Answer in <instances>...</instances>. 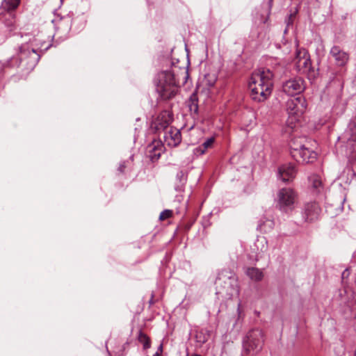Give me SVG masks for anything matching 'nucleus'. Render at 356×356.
<instances>
[{"mask_svg": "<svg viewBox=\"0 0 356 356\" xmlns=\"http://www.w3.org/2000/svg\"><path fill=\"white\" fill-rule=\"evenodd\" d=\"M189 77L188 69L172 63L169 69L161 70L154 78L156 91L163 100L176 96L181 85H185Z\"/></svg>", "mask_w": 356, "mask_h": 356, "instance_id": "1", "label": "nucleus"}, {"mask_svg": "<svg viewBox=\"0 0 356 356\" xmlns=\"http://www.w3.org/2000/svg\"><path fill=\"white\" fill-rule=\"evenodd\" d=\"M284 73L285 67L280 63H276L273 67V70L268 69L254 71L252 74L248 85L252 99L258 102L265 101L272 92V78L281 76Z\"/></svg>", "mask_w": 356, "mask_h": 356, "instance_id": "2", "label": "nucleus"}, {"mask_svg": "<svg viewBox=\"0 0 356 356\" xmlns=\"http://www.w3.org/2000/svg\"><path fill=\"white\" fill-rule=\"evenodd\" d=\"M216 294L230 298L234 293L238 292L237 280L235 275L227 269L218 273L215 281Z\"/></svg>", "mask_w": 356, "mask_h": 356, "instance_id": "3", "label": "nucleus"}, {"mask_svg": "<svg viewBox=\"0 0 356 356\" xmlns=\"http://www.w3.org/2000/svg\"><path fill=\"white\" fill-rule=\"evenodd\" d=\"M264 341V334L261 330L257 328L249 330L243 339V354H258L262 350Z\"/></svg>", "mask_w": 356, "mask_h": 356, "instance_id": "4", "label": "nucleus"}, {"mask_svg": "<svg viewBox=\"0 0 356 356\" xmlns=\"http://www.w3.org/2000/svg\"><path fill=\"white\" fill-rule=\"evenodd\" d=\"M289 145L290 154L298 163L302 164L312 163L316 160V152L306 147L305 145L298 143V139L291 140Z\"/></svg>", "mask_w": 356, "mask_h": 356, "instance_id": "5", "label": "nucleus"}, {"mask_svg": "<svg viewBox=\"0 0 356 356\" xmlns=\"http://www.w3.org/2000/svg\"><path fill=\"white\" fill-rule=\"evenodd\" d=\"M40 56V51L31 47L29 44H23L19 48V64L27 70H32L36 66Z\"/></svg>", "mask_w": 356, "mask_h": 356, "instance_id": "6", "label": "nucleus"}, {"mask_svg": "<svg viewBox=\"0 0 356 356\" xmlns=\"http://www.w3.org/2000/svg\"><path fill=\"white\" fill-rule=\"evenodd\" d=\"M307 101L302 96L289 99L286 104V109L290 118H293L295 120L305 112L307 108Z\"/></svg>", "mask_w": 356, "mask_h": 356, "instance_id": "7", "label": "nucleus"}, {"mask_svg": "<svg viewBox=\"0 0 356 356\" xmlns=\"http://www.w3.org/2000/svg\"><path fill=\"white\" fill-rule=\"evenodd\" d=\"M296 198V194L294 191L289 188H283L277 193L279 209L284 212H289L293 208V204Z\"/></svg>", "mask_w": 356, "mask_h": 356, "instance_id": "8", "label": "nucleus"}, {"mask_svg": "<svg viewBox=\"0 0 356 356\" xmlns=\"http://www.w3.org/2000/svg\"><path fill=\"white\" fill-rule=\"evenodd\" d=\"M296 67L300 74H308L312 70V62L307 51L304 49H297L295 58Z\"/></svg>", "mask_w": 356, "mask_h": 356, "instance_id": "9", "label": "nucleus"}, {"mask_svg": "<svg viewBox=\"0 0 356 356\" xmlns=\"http://www.w3.org/2000/svg\"><path fill=\"white\" fill-rule=\"evenodd\" d=\"M172 120V113L168 111H163L152 123V127L155 129L156 133L160 134L161 132L164 133L165 131L170 129V124Z\"/></svg>", "mask_w": 356, "mask_h": 356, "instance_id": "10", "label": "nucleus"}, {"mask_svg": "<svg viewBox=\"0 0 356 356\" xmlns=\"http://www.w3.org/2000/svg\"><path fill=\"white\" fill-rule=\"evenodd\" d=\"M321 207L316 202L306 203L302 210V217L305 222L312 223L318 220Z\"/></svg>", "mask_w": 356, "mask_h": 356, "instance_id": "11", "label": "nucleus"}, {"mask_svg": "<svg viewBox=\"0 0 356 356\" xmlns=\"http://www.w3.org/2000/svg\"><path fill=\"white\" fill-rule=\"evenodd\" d=\"M305 88V81L300 77L291 79L282 85L283 91L289 95L300 94Z\"/></svg>", "mask_w": 356, "mask_h": 356, "instance_id": "12", "label": "nucleus"}, {"mask_svg": "<svg viewBox=\"0 0 356 356\" xmlns=\"http://www.w3.org/2000/svg\"><path fill=\"white\" fill-rule=\"evenodd\" d=\"M296 166L291 163L282 164L277 170V177L283 182L291 181L296 177Z\"/></svg>", "mask_w": 356, "mask_h": 356, "instance_id": "13", "label": "nucleus"}, {"mask_svg": "<svg viewBox=\"0 0 356 356\" xmlns=\"http://www.w3.org/2000/svg\"><path fill=\"white\" fill-rule=\"evenodd\" d=\"M330 55L334 58L335 65L338 67H344L349 60V54L337 45L331 48Z\"/></svg>", "mask_w": 356, "mask_h": 356, "instance_id": "14", "label": "nucleus"}, {"mask_svg": "<svg viewBox=\"0 0 356 356\" xmlns=\"http://www.w3.org/2000/svg\"><path fill=\"white\" fill-rule=\"evenodd\" d=\"M163 139L168 146L175 147L181 143V134L178 129L170 127L163 133Z\"/></svg>", "mask_w": 356, "mask_h": 356, "instance_id": "15", "label": "nucleus"}, {"mask_svg": "<svg viewBox=\"0 0 356 356\" xmlns=\"http://www.w3.org/2000/svg\"><path fill=\"white\" fill-rule=\"evenodd\" d=\"M0 21L4 24L7 31L13 32L17 29V20L14 10H8L0 15Z\"/></svg>", "mask_w": 356, "mask_h": 356, "instance_id": "16", "label": "nucleus"}, {"mask_svg": "<svg viewBox=\"0 0 356 356\" xmlns=\"http://www.w3.org/2000/svg\"><path fill=\"white\" fill-rule=\"evenodd\" d=\"M275 226V222L273 220L263 216L260 218L257 229L264 233H268L272 231Z\"/></svg>", "mask_w": 356, "mask_h": 356, "instance_id": "17", "label": "nucleus"}, {"mask_svg": "<svg viewBox=\"0 0 356 356\" xmlns=\"http://www.w3.org/2000/svg\"><path fill=\"white\" fill-rule=\"evenodd\" d=\"M149 157L151 161H154L158 160L162 152V146L159 142L155 144L154 143L148 145Z\"/></svg>", "mask_w": 356, "mask_h": 356, "instance_id": "18", "label": "nucleus"}, {"mask_svg": "<svg viewBox=\"0 0 356 356\" xmlns=\"http://www.w3.org/2000/svg\"><path fill=\"white\" fill-rule=\"evenodd\" d=\"M20 0H0V15L8 10H15Z\"/></svg>", "mask_w": 356, "mask_h": 356, "instance_id": "19", "label": "nucleus"}, {"mask_svg": "<svg viewBox=\"0 0 356 356\" xmlns=\"http://www.w3.org/2000/svg\"><path fill=\"white\" fill-rule=\"evenodd\" d=\"M245 274L250 277V280L254 282L261 281L264 278L263 272L260 269L254 267L247 268Z\"/></svg>", "mask_w": 356, "mask_h": 356, "instance_id": "20", "label": "nucleus"}, {"mask_svg": "<svg viewBox=\"0 0 356 356\" xmlns=\"http://www.w3.org/2000/svg\"><path fill=\"white\" fill-rule=\"evenodd\" d=\"M308 181L312 188L316 191V193H320L323 188V182L320 175L312 174L308 177Z\"/></svg>", "mask_w": 356, "mask_h": 356, "instance_id": "21", "label": "nucleus"}, {"mask_svg": "<svg viewBox=\"0 0 356 356\" xmlns=\"http://www.w3.org/2000/svg\"><path fill=\"white\" fill-rule=\"evenodd\" d=\"M188 107L189 108V111L193 115H197L198 114V97L197 92H193L188 102H187Z\"/></svg>", "mask_w": 356, "mask_h": 356, "instance_id": "22", "label": "nucleus"}, {"mask_svg": "<svg viewBox=\"0 0 356 356\" xmlns=\"http://www.w3.org/2000/svg\"><path fill=\"white\" fill-rule=\"evenodd\" d=\"M214 141V137L207 138L201 145L195 149V153L199 155L204 154L209 148H211L213 146Z\"/></svg>", "mask_w": 356, "mask_h": 356, "instance_id": "23", "label": "nucleus"}, {"mask_svg": "<svg viewBox=\"0 0 356 356\" xmlns=\"http://www.w3.org/2000/svg\"><path fill=\"white\" fill-rule=\"evenodd\" d=\"M137 339L143 344V349L147 350L151 347V340L149 337L141 330L138 332Z\"/></svg>", "mask_w": 356, "mask_h": 356, "instance_id": "24", "label": "nucleus"}, {"mask_svg": "<svg viewBox=\"0 0 356 356\" xmlns=\"http://www.w3.org/2000/svg\"><path fill=\"white\" fill-rule=\"evenodd\" d=\"M255 246L257 250L260 248V252H257V257H259L261 253L266 252L268 250V243L265 238L257 240L255 243Z\"/></svg>", "mask_w": 356, "mask_h": 356, "instance_id": "25", "label": "nucleus"}, {"mask_svg": "<svg viewBox=\"0 0 356 356\" xmlns=\"http://www.w3.org/2000/svg\"><path fill=\"white\" fill-rule=\"evenodd\" d=\"M348 129L353 136H356V115L354 116L348 124Z\"/></svg>", "mask_w": 356, "mask_h": 356, "instance_id": "26", "label": "nucleus"}, {"mask_svg": "<svg viewBox=\"0 0 356 356\" xmlns=\"http://www.w3.org/2000/svg\"><path fill=\"white\" fill-rule=\"evenodd\" d=\"M131 164V161L129 160L127 161H123L120 163L119 167L118 168V171L120 173H124L125 168L129 167Z\"/></svg>", "mask_w": 356, "mask_h": 356, "instance_id": "27", "label": "nucleus"}, {"mask_svg": "<svg viewBox=\"0 0 356 356\" xmlns=\"http://www.w3.org/2000/svg\"><path fill=\"white\" fill-rule=\"evenodd\" d=\"M172 216V211L169 209H165L163 211L159 216V220H164L169 218H170Z\"/></svg>", "mask_w": 356, "mask_h": 356, "instance_id": "28", "label": "nucleus"}, {"mask_svg": "<svg viewBox=\"0 0 356 356\" xmlns=\"http://www.w3.org/2000/svg\"><path fill=\"white\" fill-rule=\"evenodd\" d=\"M349 270L348 268L345 269L341 274L342 279L343 280L345 278H347L349 276Z\"/></svg>", "mask_w": 356, "mask_h": 356, "instance_id": "29", "label": "nucleus"}, {"mask_svg": "<svg viewBox=\"0 0 356 356\" xmlns=\"http://www.w3.org/2000/svg\"><path fill=\"white\" fill-rule=\"evenodd\" d=\"M294 17V14H290L288 17V22H287V25H289V24H291L293 20H292V18Z\"/></svg>", "mask_w": 356, "mask_h": 356, "instance_id": "30", "label": "nucleus"}, {"mask_svg": "<svg viewBox=\"0 0 356 356\" xmlns=\"http://www.w3.org/2000/svg\"><path fill=\"white\" fill-rule=\"evenodd\" d=\"M162 352H163V345L160 344V346H159L157 351L156 353H159V354L161 355Z\"/></svg>", "mask_w": 356, "mask_h": 356, "instance_id": "31", "label": "nucleus"}, {"mask_svg": "<svg viewBox=\"0 0 356 356\" xmlns=\"http://www.w3.org/2000/svg\"><path fill=\"white\" fill-rule=\"evenodd\" d=\"M184 177V173L182 171H180L178 174H177V177H179V178H181Z\"/></svg>", "mask_w": 356, "mask_h": 356, "instance_id": "32", "label": "nucleus"}, {"mask_svg": "<svg viewBox=\"0 0 356 356\" xmlns=\"http://www.w3.org/2000/svg\"><path fill=\"white\" fill-rule=\"evenodd\" d=\"M199 342H202V343H205L207 339L204 337L203 339H198L197 340Z\"/></svg>", "mask_w": 356, "mask_h": 356, "instance_id": "33", "label": "nucleus"}, {"mask_svg": "<svg viewBox=\"0 0 356 356\" xmlns=\"http://www.w3.org/2000/svg\"><path fill=\"white\" fill-rule=\"evenodd\" d=\"M187 356H201V355H197V354H191V355L187 354Z\"/></svg>", "mask_w": 356, "mask_h": 356, "instance_id": "34", "label": "nucleus"}, {"mask_svg": "<svg viewBox=\"0 0 356 356\" xmlns=\"http://www.w3.org/2000/svg\"><path fill=\"white\" fill-rule=\"evenodd\" d=\"M345 200H346L345 197L342 198V202H343Z\"/></svg>", "mask_w": 356, "mask_h": 356, "instance_id": "35", "label": "nucleus"}, {"mask_svg": "<svg viewBox=\"0 0 356 356\" xmlns=\"http://www.w3.org/2000/svg\"><path fill=\"white\" fill-rule=\"evenodd\" d=\"M132 159H133V156H130L129 159L132 160Z\"/></svg>", "mask_w": 356, "mask_h": 356, "instance_id": "36", "label": "nucleus"}, {"mask_svg": "<svg viewBox=\"0 0 356 356\" xmlns=\"http://www.w3.org/2000/svg\"><path fill=\"white\" fill-rule=\"evenodd\" d=\"M272 1H273V0H270V2H269V3H270V4H271Z\"/></svg>", "mask_w": 356, "mask_h": 356, "instance_id": "37", "label": "nucleus"}, {"mask_svg": "<svg viewBox=\"0 0 356 356\" xmlns=\"http://www.w3.org/2000/svg\"><path fill=\"white\" fill-rule=\"evenodd\" d=\"M355 356H356V350L355 351Z\"/></svg>", "mask_w": 356, "mask_h": 356, "instance_id": "38", "label": "nucleus"}]
</instances>
